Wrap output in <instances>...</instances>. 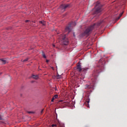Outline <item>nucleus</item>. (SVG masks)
Listing matches in <instances>:
<instances>
[{"label":"nucleus","instance_id":"f257e3e1","mask_svg":"<svg viewBox=\"0 0 127 127\" xmlns=\"http://www.w3.org/2000/svg\"><path fill=\"white\" fill-rule=\"evenodd\" d=\"M103 23V21L98 22L97 23H95L93 25L88 27L84 31V33L85 35H89L92 33V31L97 27H99L101 24Z\"/></svg>","mask_w":127,"mask_h":127},{"label":"nucleus","instance_id":"f03ea898","mask_svg":"<svg viewBox=\"0 0 127 127\" xmlns=\"http://www.w3.org/2000/svg\"><path fill=\"white\" fill-rule=\"evenodd\" d=\"M96 7L95 13H100V12H101L102 10H103V9H102V5L100 3L99 1L96 2Z\"/></svg>","mask_w":127,"mask_h":127},{"label":"nucleus","instance_id":"7ed1b4c3","mask_svg":"<svg viewBox=\"0 0 127 127\" xmlns=\"http://www.w3.org/2000/svg\"><path fill=\"white\" fill-rule=\"evenodd\" d=\"M76 22H72L69 26H66L65 29V31H68V32H71V26H75Z\"/></svg>","mask_w":127,"mask_h":127},{"label":"nucleus","instance_id":"20e7f679","mask_svg":"<svg viewBox=\"0 0 127 127\" xmlns=\"http://www.w3.org/2000/svg\"><path fill=\"white\" fill-rule=\"evenodd\" d=\"M62 39L63 45H68V44H69V40L66 38V36L64 35Z\"/></svg>","mask_w":127,"mask_h":127},{"label":"nucleus","instance_id":"39448f33","mask_svg":"<svg viewBox=\"0 0 127 127\" xmlns=\"http://www.w3.org/2000/svg\"><path fill=\"white\" fill-rule=\"evenodd\" d=\"M69 6H70V4H62L60 6V8L61 10H63V11H65V9L69 7Z\"/></svg>","mask_w":127,"mask_h":127},{"label":"nucleus","instance_id":"423d86ee","mask_svg":"<svg viewBox=\"0 0 127 127\" xmlns=\"http://www.w3.org/2000/svg\"><path fill=\"white\" fill-rule=\"evenodd\" d=\"M85 89H86V90H92V89H94V85H89L88 84H86L85 86Z\"/></svg>","mask_w":127,"mask_h":127},{"label":"nucleus","instance_id":"0eeeda50","mask_svg":"<svg viewBox=\"0 0 127 127\" xmlns=\"http://www.w3.org/2000/svg\"><path fill=\"white\" fill-rule=\"evenodd\" d=\"M83 68L81 67V64H80V63H78L77 66H76V69L78 72H82Z\"/></svg>","mask_w":127,"mask_h":127},{"label":"nucleus","instance_id":"6e6552de","mask_svg":"<svg viewBox=\"0 0 127 127\" xmlns=\"http://www.w3.org/2000/svg\"><path fill=\"white\" fill-rule=\"evenodd\" d=\"M32 78H33V79H35V80H37V79H38V78H39V76L38 75H32Z\"/></svg>","mask_w":127,"mask_h":127},{"label":"nucleus","instance_id":"1a4fd4ad","mask_svg":"<svg viewBox=\"0 0 127 127\" xmlns=\"http://www.w3.org/2000/svg\"><path fill=\"white\" fill-rule=\"evenodd\" d=\"M88 69L89 68L88 67L82 68V72H84V73H86Z\"/></svg>","mask_w":127,"mask_h":127},{"label":"nucleus","instance_id":"9d476101","mask_svg":"<svg viewBox=\"0 0 127 127\" xmlns=\"http://www.w3.org/2000/svg\"><path fill=\"white\" fill-rule=\"evenodd\" d=\"M0 61L2 62V64H5L6 63V61L4 59H0Z\"/></svg>","mask_w":127,"mask_h":127},{"label":"nucleus","instance_id":"9b49d317","mask_svg":"<svg viewBox=\"0 0 127 127\" xmlns=\"http://www.w3.org/2000/svg\"><path fill=\"white\" fill-rule=\"evenodd\" d=\"M123 13H121L120 14L119 16H118L117 18H116V20H119V19H120V18H121V17H122V15H123Z\"/></svg>","mask_w":127,"mask_h":127},{"label":"nucleus","instance_id":"f8f14e48","mask_svg":"<svg viewBox=\"0 0 127 127\" xmlns=\"http://www.w3.org/2000/svg\"><path fill=\"white\" fill-rule=\"evenodd\" d=\"M56 78L57 79H61V75H59V74H57L56 76Z\"/></svg>","mask_w":127,"mask_h":127},{"label":"nucleus","instance_id":"ddd939ff","mask_svg":"<svg viewBox=\"0 0 127 127\" xmlns=\"http://www.w3.org/2000/svg\"><path fill=\"white\" fill-rule=\"evenodd\" d=\"M40 23L42 24V25H44V26L45 25V21H40Z\"/></svg>","mask_w":127,"mask_h":127},{"label":"nucleus","instance_id":"4468645a","mask_svg":"<svg viewBox=\"0 0 127 127\" xmlns=\"http://www.w3.org/2000/svg\"><path fill=\"white\" fill-rule=\"evenodd\" d=\"M42 56L45 59H46V56L45 55V54H44L43 52L42 53Z\"/></svg>","mask_w":127,"mask_h":127},{"label":"nucleus","instance_id":"2eb2a0df","mask_svg":"<svg viewBox=\"0 0 127 127\" xmlns=\"http://www.w3.org/2000/svg\"><path fill=\"white\" fill-rule=\"evenodd\" d=\"M53 98H54V99H57L58 98V95H55Z\"/></svg>","mask_w":127,"mask_h":127},{"label":"nucleus","instance_id":"dca6fc26","mask_svg":"<svg viewBox=\"0 0 127 127\" xmlns=\"http://www.w3.org/2000/svg\"><path fill=\"white\" fill-rule=\"evenodd\" d=\"M26 61H28V58L25 59L23 60V62H26Z\"/></svg>","mask_w":127,"mask_h":127},{"label":"nucleus","instance_id":"f3484780","mask_svg":"<svg viewBox=\"0 0 127 127\" xmlns=\"http://www.w3.org/2000/svg\"><path fill=\"white\" fill-rule=\"evenodd\" d=\"M3 120V118L0 115V120Z\"/></svg>","mask_w":127,"mask_h":127},{"label":"nucleus","instance_id":"a211bd4d","mask_svg":"<svg viewBox=\"0 0 127 127\" xmlns=\"http://www.w3.org/2000/svg\"><path fill=\"white\" fill-rule=\"evenodd\" d=\"M43 111H44V109H42L41 111V115H43Z\"/></svg>","mask_w":127,"mask_h":127},{"label":"nucleus","instance_id":"6ab92c4d","mask_svg":"<svg viewBox=\"0 0 127 127\" xmlns=\"http://www.w3.org/2000/svg\"><path fill=\"white\" fill-rule=\"evenodd\" d=\"M27 113L28 114H33V112L31 111H28Z\"/></svg>","mask_w":127,"mask_h":127},{"label":"nucleus","instance_id":"aec40b11","mask_svg":"<svg viewBox=\"0 0 127 127\" xmlns=\"http://www.w3.org/2000/svg\"><path fill=\"white\" fill-rule=\"evenodd\" d=\"M54 100H55V98H54V97L52 98V99L51 100V102H54Z\"/></svg>","mask_w":127,"mask_h":127},{"label":"nucleus","instance_id":"412c9836","mask_svg":"<svg viewBox=\"0 0 127 127\" xmlns=\"http://www.w3.org/2000/svg\"><path fill=\"white\" fill-rule=\"evenodd\" d=\"M52 127H57V125H55V124H53V125H52Z\"/></svg>","mask_w":127,"mask_h":127},{"label":"nucleus","instance_id":"4be33fe9","mask_svg":"<svg viewBox=\"0 0 127 127\" xmlns=\"http://www.w3.org/2000/svg\"><path fill=\"white\" fill-rule=\"evenodd\" d=\"M46 62H47V63H48V62H49V61H48V60H46Z\"/></svg>","mask_w":127,"mask_h":127},{"label":"nucleus","instance_id":"5701e85b","mask_svg":"<svg viewBox=\"0 0 127 127\" xmlns=\"http://www.w3.org/2000/svg\"><path fill=\"white\" fill-rule=\"evenodd\" d=\"M28 21H29V20H26L25 22H28Z\"/></svg>","mask_w":127,"mask_h":127},{"label":"nucleus","instance_id":"b1692460","mask_svg":"<svg viewBox=\"0 0 127 127\" xmlns=\"http://www.w3.org/2000/svg\"><path fill=\"white\" fill-rule=\"evenodd\" d=\"M1 74H2V72H0V75H1Z\"/></svg>","mask_w":127,"mask_h":127},{"label":"nucleus","instance_id":"393cba45","mask_svg":"<svg viewBox=\"0 0 127 127\" xmlns=\"http://www.w3.org/2000/svg\"><path fill=\"white\" fill-rule=\"evenodd\" d=\"M88 103H89L90 102V100H88L87 101Z\"/></svg>","mask_w":127,"mask_h":127},{"label":"nucleus","instance_id":"a878e982","mask_svg":"<svg viewBox=\"0 0 127 127\" xmlns=\"http://www.w3.org/2000/svg\"><path fill=\"white\" fill-rule=\"evenodd\" d=\"M64 127V126H62V127Z\"/></svg>","mask_w":127,"mask_h":127}]
</instances>
